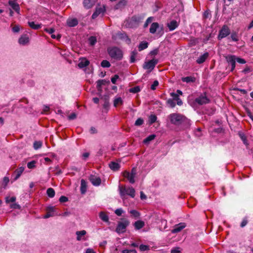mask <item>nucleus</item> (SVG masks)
I'll use <instances>...</instances> for the list:
<instances>
[{"label": "nucleus", "mask_w": 253, "mask_h": 253, "mask_svg": "<svg viewBox=\"0 0 253 253\" xmlns=\"http://www.w3.org/2000/svg\"><path fill=\"white\" fill-rule=\"evenodd\" d=\"M105 11V8L104 6H97L95 12L92 15V18L95 19L100 14H103Z\"/></svg>", "instance_id": "nucleus-11"}, {"label": "nucleus", "mask_w": 253, "mask_h": 253, "mask_svg": "<svg viewBox=\"0 0 253 253\" xmlns=\"http://www.w3.org/2000/svg\"><path fill=\"white\" fill-rule=\"evenodd\" d=\"M144 16L142 15H134L127 21V26L130 28L137 27L142 22Z\"/></svg>", "instance_id": "nucleus-2"}, {"label": "nucleus", "mask_w": 253, "mask_h": 253, "mask_svg": "<svg viewBox=\"0 0 253 253\" xmlns=\"http://www.w3.org/2000/svg\"><path fill=\"white\" fill-rule=\"evenodd\" d=\"M182 251L180 247H174L173 248L170 252V253H180Z\"/></svg>", "instance_id": "nucleus-44"}, {"label": "nucleus", "mask_w": 253, "mask_h": 253, "mask_svg": "<svg viewBox=\"0 0 253 253\" xmlns=\"http://www.w3.org/2000/svg\"><path fill=\"white\" fill-rule=\"evenodd\" d=\"M236 61L240 64H245L246 63V61L244 59L239 57H236Z\"/></svg>", "instance_id": "nucleus-54"}, {"label": "nucleus", "mask_w": 253, "mask_h": 253, "mask_svg": "<svg viewBox=\"0 0 253 253\" xmlns=\"http://www.w3.org/2000/svg\"><path fill=\"white\" fill-rule=\"evenodd\" d=\"M86 232L85 230L78 231L76 232L77 235V240L81 241L84 239V237L86 234Z\"/></svg>", "instance_id": "nucleus-19"}, {"label": "nucleus", "mask_w": 253, "mask_h": 253, "mask_svg": "<svg viewBox=\"0 0 253 253\" xmlns=\"http://www.w3.org/2000/svg\"><path fill=\"white\" fill-rule=\"evenodd\" d=\"M119 78V76L118 75H114L112 78H111V82L113 84H115L116 83L117 80Z\"/></svg>", "instance_id": "nucleus-53"}, {"label": "nucleus", "mask_w": 253, "mask_h": 253, "mask_svg": "<svg viewBox=\"0 0 253 253\" xmlns=\"http://www.w3.org/2000/svg\"><path fill=\"white\" fill-rule=\"evenodd\" d=\"M78 24V21L76 18L68 19L67 20V24L69 27H75Z\"/></svg>", "instance_id": "nucleus-22"}, {"label": "nucleus", "mask_w": 253, "mask_h": 253, "mask_svg": "<svg viewBox=\"0 0 253 253\" xmlns=\"http://www.w3.org/2000/svg\"><path fill=\"white\" fill-rule=\"evenodd\" d=\"M47 211L51 213H53L54 211V208L53 207H48L47 208Z\"/></svg>", "instance_id": "nucleus-62"}, {"label": "nucleus", "mask_w": 253, "mask_h": 253, "mask_svg": "<svg viewBox=\"0 0 253 253\" xmlns=\"http://www.w3.org/2000/svg\"><path fill=\"white\" fill-rule=\"evenodd\" d=\"M129 222L126 219H123L119 222L116 231L119 233H123L125 232L126 227L129 225Z\"/></svg>", "instance_id": "nucleus-6"}, {"label": "nucleus", "mask_w": 253, "mask_h": 253, "mask_svg": "<svg viewBox=\"0 0 253 253\" xmlns=\"http://www.w3.org/2000/svg\"><path fill=\"white\" fill-rule=\"evenodd\" d=\"M109 168L113 171L118 170L120 168V164L115 162H110L109 164Z\"/></svg>", "instance_id": "nucleus-21"}, {"label": "nucleus", "mask_w": 253, "mask_h": 253, "mask_svg": "<svg viewBox=\"0 0 253 253\" xmlns=\"http://www.w3.org/2000/svg\"><path fill=\"white\" fill-rule=\"evenodd\" d=\"M123 212V211L122 209H118L115 211V213L118 216H121Z\"/></svg>", "instance_id": "nucleus-56"}, {"label": "nucleus", "mask_w": 253, "mask_h": 253, "mask_svg": "<svg viewBox=\"0 0 253 253\" xmlns=\"http://www.w3.org/2000/svg\"><path fill=\"white\" fill-rule=\"evenodd\" d=\"M107 52L112 59H114L116 60H121L123 58V52L122 50L118 47H109L107 48Z\"/></svg>", "instance_id": "nucleus-1"}, {"label": "nucleus", "mask_w": 253, "mask_h": 253, "mask_svg": "<svg viewBox=\"0 0 253 253\" xmlns=\"http://www.w3.org/2000/svg\"><path fill=\"white\" fill-rule=\"evenodd\" d=\"M137 54V52L135 50L132 51L131 52L130 59V62L131 63H134L135 61V57H136Z\"/></svg>", "instance_id": "nucleus-35"}, {"label": "nucleus", "mask_w": 253, "mask_h": 253, "mask_svg": "<svg viewBox=\"0 0 253 253\" xmlns=\"http://www.w3.org/2000/svg\"><path fill=\"white\" fill-rule=\"evenodd\" d=\"M28 25L31 28L35 30H38L42 27V24H36L34 22H29Z\"/></svg>", "instance_id": "nucleus-31"}, {"label": "nucleus", "mask_w": 253, "mask_h": 253, "mask_svg": "<svg viewBox=\"0 0 253 253\" xmlns=\"http://www.w3.org/2000/svg\"><path fill=\"white\" fill-rule=\"evenodd\" d=\"M140 252L148 251L150 250V247L148 245L141 244L139 247Z\"/></svg>", "instance_id": "nucleus-36"}, {"label": "nucleus", "mask_w": 253, "mask_h": 253, "mask_svg": "<svg viewBox=\"0 0 253 253\" xmlns=\"http://www.w3.org/2000/svg\"><path fill=\"white\" fill-rule=\"evenodd\" d=\"M135 176L133 175H129V176L127 178V179L129 180V182L131 183H134L135 182L134 177Z\"/></svg>", "instance_id": "nucleus-55"}, {"label": "nucleus", "mask_w": 253, "mask_h": 253, "mask_svg": "<svg viewBox=\"0 0 253 253\" xmlns=\"http://www.w3.org/2000/svg\"><path fill=\"white\" fill-rule=\"evenodd\" d=\"M76 118V115L75 113H72L68 116V119L70 120H74Z\"/></svg>", "instance_id": "nucleus-64"}, {"label": "nucleus", "mask_w": 253, "mask_h": 253, "mask_svg": "<svg viewBox=\"0 0 253 253\" xmlns=\"http://www.w3.org/2000/svg\"><path fill=\"white\" fill-rule=\"evenodd\" d=\"M153 18L152 17H149L146 21L144 25V27L146 28L148 26V24L151 23L153 20Z\"/></svg>", "instance_id": "nucleus-49"}, {"label": "nucleus", "mask_w": 253, "mask_h": 253, "mask_svg": "<svg viewBox=\"0 0 253 253\" xmlns=\"http://www.w3.org/2000/svg\"><path fill=\"white\" fill-rule=\"evenodd\" d=\"M148 43L146 42H141L138 46L139 51H141L147 48Z\"/></svg>", "instance_id": "nucleus-33"}, {"label": "nucleus", "mask_w": 253, "mask_h": 253, "mask_svg": "<svg viewBox=\"0 0 253 253\" xmlns=\"http://www.w3.org/2000/svg\"><path fill=\"white\" fill-rule=\"evenodd\" d=\"M89 180L91 183L96 186H99L101 182V178L94 175H91L89 177Z\"/></svg>", "instance_id": "nucleus-12"}, {"label": "nucleus", "mask_w": 253, "mask_h": 253, "mask_svg": "<svg viewBox=\"0 0 253 253\" xmlns=\"http://www.w3.org/2000/svg\"><path fill=\"white\" fill-rule=\"evenodd\" d=\"M159 85V82L158 81H155L153 84L151 86V89L152 90H155L157 86Z\"/></svg>", "instance_id": "nucleus-50"}, {"label": "nucleus", "mask_w": 253, "mask_h": 253, "mask_svg": "<svg viewBox=\"0 0 253 253\" xmlns=\"http://www.w3.org/2000/svg\"><path fill=\"white\" fill-rule=\"evenodd\" d=\"M230 34V30L227 25H223L219 32L218 39L219 40L226 37Z\"/></svg>", "instance_id": "nucleus-8"}, {"label": "nucleus", "mask_w": 253, "mask_h": 253, "mask_svg": "<svg viewBox=\"0 0 253 253\" xmlns=\"http://www.w3.org/2000/svg\"><path fill=\"white\" fill-rule=\"evenodd\" d=\"M120 194L122 199H124L126 195H129L132 198H134L135 195V191L133 188L129 187H119Z\"/></svg>", "instance_id": "nucleus-4"}, {"label": "nucleus", "mask_w": 253, "mask_h": 253, "mask_svg": "<svg viewBox=\"0 0 253 253\" xmlns=\"http://www.w3.org/2000/svg\"><path fill=\"white\" fill-rule=\"evenodd\" d=\"M186 227V224L185 223H180L178 224H176L174 226V228L172 230V233H178L181 231L183 229H184Z\"/></svg>", "instance_id": "nucleus-14"}, {"label": "nucleus", "mask_w": 253, "mask_h": 253, "mask_svg": "<svg viewBox=\"0 0 253 253\" xmlns=\"http://www.w3.org/2000/svg\"><path fill=\"white\" fill-rule=\"evenodd\" d=\"M227 62L231 65V71H233L236 66V56L235 55H228L226 57Z\"/></svg>", "instance_id": "nucleus-10"}, {"label": "nucleus", "mask_w": 253, "mask_h": 253, "mask_svg": "<svg viewBox=\"0 0 253 253\" xmlns=\"http://www.w3.org/2000/svg\"><path fill=\"white\" fill-rule=\"evenodd\" d=\"M156 135L155 134H151L149 135L143 140V143L145 144H149V142L155 139Z\"/></svg>", "instance_id": "nucleus-32"}, {"label": "nucleus", "mask_w": 253, "mask_h": 253, "mask_svg": "<svg viewBox=\"0 0 253 253\" xmlns=\"http://www.w3.org/2000/svg\"><path fill=\"white\" fill-rule=\"evenodd\" d=\"M106 82L105 80H98L97 82V86L98 88L101 87V86L102 85H104Z\"/></svg>", "instance_id": "nucleus-48"}, {"label": "nucleus", "mask_w": 253, "mask_h": 253, "mask_svg": "<svg viewBox=\"0 0 253 253\" xmlns=\"http://www.w3.org/2000/svg\"><path fill=\"white\" fill-rule=\"evenodd\" d=\"M36 161H33L27 164V167L29 169H33L35 167Z\"/></svg>", "instance_id": "nucleus-47"}, {"label": "nucleus", "mask_w": 253, "mask_h": 253, "mask_svg": "<svg viewBox=\"0 0 253 253\" xmlns=\"http://www.w3.org/2000/svg\"><path fill=\"white\" fill-rule=\"evenodd\" d=\"M24 170V168L20 167L15 170V173H16V176L14 178L15 180H17L20 176V175L23 172Z\"/></svg>", "instance_id": "nucleus-30"}, {"label": "nucleus", "mask_w": 253, "mask_h": 253, "mask_svg": "<svg viewBox=\"0 0 253 253\" xmlns=\"http://www.w3.org/2000/svg\"><path fill=\"white\" fill-rule=\"evenodd\" d=\"M42 143L41 141H35L34 143V148L35 149L37 150L41 147Z\"/></svg>", "instance_id": "nucleus-43"}, {"label": "nucleus", "mask_w": 253, "mask_h": 253, "mask_svg": "<svg viewBox=\"0 0 253 253\" xmlns=\"http://www.w3.org/2000/svg\"><path fill=\"white\" fill-rule=\"evenodd\" d=\"M87 184L84 179L81 180V192L82 194H84L86 191Z\"/></svg>", "instance_id": "nucleus-26"}, {"label": "nucleus", "mask_w": 253, "mask_h": 253, "mask_svg": "<svg viewBox=\"0 0 253 253\" xmlns=\"http://www.w3.org/2000/svg\"><path fill=\"white\" fill-rule=\"evenodd\" d=\"M48 196L50 198H53L55 195V191L52 188H49L46 191Z\"/></svg>", "instance_id": "nucleus-38"}, {"label": "nucleus", "mask_w": 253, "mask_h": 253, "mask_svg": "<svg viewBox=\"0 0 253 253\" xmlns=\"http://www.w3.org/2000/svg\"><path fill=\"white\" fill-rule=\"evenodd\" d=\"M144 123L143 120L142 118H138L135 122V125L136 126H140Z\"/></svg>", "instance_id": "nucleus-46"}, {"label": "nucleus", "mask_w": 253, "mask_h": 253, "mask_svg": "<svg viewBox=\"0 0 253 253\" xmlns=\"http://www.w3.org/2000/svg\"><path fill=\"white\" fill-rule=\"evenodd\" d=\"M231 38L232 39V40L233 41H235V42H237L238 41L239 39L238 38V37H237V35L236 33H232L231 35Z\"/></svg>", "instance_id": "nucleus-51"}, {"label": "nucleus", "mask_w": 253, "mask_h": 253, "mask_svg": "<svg viewBox=\"0 0 253 253\" xmlns=\"http://www.w3.org/2000/svg\"><path fill=\"white\" fill-rule=\"evenodd\" d=\"M20 31V27L18 25H15L12 28V31L14 33H17Z\"/></svg>", "instance_id": "nucleus-59"}, {"label": "nucleus", "mask_w": 253, "mask_h": 253, "mask_svg": "<svg viewBox=\"0 0 253 253\" xmlns=\"http://www.w3.org/2000/svg\"><path fill=\"white\" fill-rule=\"evenodd\" d=\"M209 56L208 52H205L203 55H201L196 60L198 64H202L204 63Z\"/></svg>", "instance_id": "nucleus-16"}, {"label": "nucleus", "mask_w": 253, "mask_h": 253, "mask_svg": "<svg viewBox=\"0 0 253 253\" xmlns=\"http://www.w3.org/2000/svg\"><path fill=\"white\" fill-rule=\"evenodd\" d=\"M140 91V88L139 86H136L134 87L130 88L129 89V91L130 92L133 93H137V92H139Z\"/></svg>", "instance_id": "nucleus-39"}, {"label": "nucleus", "mask_w": 253, "mask_h": 253, "mask_svg": "<svg viewBox=\"0 0 253 253\" xmlns=\"http://www.w3.org/2000/svg\"><path fill=\"white\" fill-rule=\"evenodd\" d=\"M181 80L183 82H186L187 83H190L195 82L196 79L194 77L188 76V77L182 78Z\"/></svg>", "instance_id": "nucleus-27"}, {"label": "nucleus", "mask_w": 253, "mask_h": 253, "mask_svg": "<svg viewBox=\"0 0 253 253\" xmlns=\"http://www.w3.org/2000/svg\"><path fill=\"white\" fill-rule=\"evenodd\" d=\"M101 65L104 68H109L111 66L110 62L106 60H104L101 62Z\"/></svg>", "instance_id": "nucleus-40"}, {"label": "nucleus", "mask_w": 253, "mask_h": 253, "mask_svg": "<svg viewBox=\"0 0 253 253\" xmlns=\"http://www.w3.org/2000/svg\"><path fill=\"white\" fill-rule=\"evenodd\" d=\"M29 42V39L27 35H24L21 36L19 38L18 42L19 44L22 45H25Z\"/></svg>", "instance_id": "nucleus-17"}, {"label": "nucleus", "mask_w": 253, "mask_h": 253, "mask_svg": "<svg viewBox=\"0 0 253 253\" xmlns=\"http://www.w3.org/2000/svg\"><path fill=\"white\" fill-rule=\"evenodd\" d=\"M157 120V117L154 115H151L149 118V122L150 124L154 123Z\"/></svg>", "instance_id": "nucleus-41"}, {"label": "nucleus", "mask_w": 253, "mask_h": 253, "mask_svg": "<svg viewBox=\"0 0 253 253\" xmlns=\"http://www.w3.org/2000/svg\"><path fill=\"white\" fill-rule=\"evenodd\" d=\"M44 31H46V32L50 34H52L53 33V32H54L55 30L53 28H50V29L45 28L44 29Z\"/></svg>", "instance_id": "nucleus-61"}, {"label": "nucleus", "mask_w": 253, "mask_h": 253, "mask_svg": "<svg viewBox=\"0 0 253 253\" xmlns=\"http://www.w3.org/2000/svg\"><path fill=\"white\" fill-rule=\"evenodd\" d=\"M10 208L14 209H19L20 208V206L16 203H14L10 205Z\"/></svg>", "instance_id": "nucleus-60"}, {"label": "nucleus", "mask_w": 253, "mask_h": 253, "mask_svg": "<svg viewBox=\"0 0 253 253\" xmlns=\"http://www.w3.org/2000/svg\"><path fill=\"white\" fill-rule=\"evenodd\" d=\"M99 217L104 222H109L108 216L103 211H101L99 213Z\"/></svg>", "instance_id": "nucleus-29"}, {"label": "nucleus", "mask_w": 253, "mask_h": 253, "mask_svg": "<svg viewBox=\"0 0 253 253\" xmlns=\"http://www.w3.org/2000/svg\"><path fill=\"white\" fill-rule=\"evenodd\" d=\"M157 31H158V34L163 35L164 33L163 25H160L158 23L154 22L150 26L149 32L150 33L154 34Z\"/></svg>", "instance_id": "nucleus-5"}, {"label": "nucleus", "mask_w": 253, "mask_h": 253, "mask_svg": "<svg viewBox=\"0 0 253 253\" xmlns=\"http://www.w3.org/2000/svg\"><path fill=\"white\" fill-rule=\"evenodd\" d=\"M123 101L121 97H119L115 98L114 100V106L117 107L119 105L123 104Z\"/></svg>", "instance_id": "nucleus-34"}, {"label": "nucleus", "mask_w": 253, "mask_h": 253, "mask_svg": "<svg viewBox=\"0 0 253 253\" xmlns=\"http://www.w3.org/2000/svg\"><path fill=\"white\" fill-rule=\"evenodd\" d=\"M158 63V60L156 59L153 58L152 60L148 61V62H145L144 64L143 65V68L145 69L149 70V72H150L154 69Z\"/></svg>", "instance_id": "nucleus-7"}, {"label": "nucleus", "mask_w": 253, "mask_h": 253, "mask_svg": "<svg viewBox=\"0 0 253 253\" xmlns=\"http://www.w3.org/2000/svg\"><path fill=\"white\" fill-rule=\"evenodd\" d=\"M248 223V221L247 219H243V220L242 221L241 223V227H244V226H245Z\"/></svg>", "instance_id": "nucleus-63"}, {"label": "nucleus", "mask_w": 253, "mask_h": 253, "mask_svg": "<svg viewBox=\"0 0 253 253\" xmlns=\"http://www.w3.org/2000/svg\"><path fill=\"white\" fill-rule=\"evenodd\" d=\"M195 102L200 105L209 103L210 99L207 97L206 93L201 94L195 100Z\"/></svg>", "instance_id": "nucleus-9"}, {"label": "nucleus", "mask_w": 253, "mask_h": 253, "mask_svg": "<svg viewBox=\"0 0 253 253\" xmlns=\"http://www.w3.org/2000/svg\"><path fill=\"white\" fill-rule=\"evenodd\" d=\"M170 96L172 97V99L174 101H176L177 104L178 105L181 106L183 102L182 100L180 99V98L179 97L178 94L175 93L174 92H171L170 93Z\"/></svg>", "instance_id": "nucleus-20"}, {"label": "nucleus", "mask_w": 253, "mask_h": 253, "mask_svg": "<svg viewBox=\"0 0 253 253\" xmlns=\"http://www.w3.org/2000/svg\"><path fill=\"white\" fill-rule=\"evenodd\" d=\"M16 200V197H6L5 199V202L7 203L11 202H14Z\"/></svg>", "instance_id": "nucleus-45"}, {"label": "nucleus", "mask_w": 253, "mask_h": 253, "mask_svg": "<svg viewBox=\"0 0 253 253\" xmlns=\"http://www.w3.org/2000/svg\"><path fill=\"white\" fill-rule=\"evenodd\" d=\"M134 225L136 229L139 230L144 227V222L141 220H138L135 222Z\"/></svg>", "instance_id": "nucleus-28"}, {"label": "nucleus", "mask_w": 253, "mask_h": 253, "mask_svg": "<svg viewBox=\"0 0 253 253\" xmlns=\"http://www.w3.org/2000/svg\"><path fill=\"white\" fill-rule=\"evenodd\" d=\"M89 64V61L85 58H80L78 66L80 68H83L87 66Z\"/></svg>", "instance_id": "nucleus-15"}, {"label": "nucleus", "mask_w": 253, "mask_h": 253, "mask_svg": "<svg viewBox=\"0 0 253 253\" xmlns=\"http://www.w3.org/2000/svg\"><path fill=\"white\" fill-rule=\"evenodd\" d=\"M9 5L18 14L20 12V7L19 5L15 1L10 0L8 1Z\"/></svg>", "instance_id": "nucleus-13"}, {"label": "nucleus", "mask_w": 253, "mask_h": 253, "mask_svg": "<svg viewBox=\"0 0 253 253\" xmlns=\"http://www.w3.org/2000/svg\"><path fill=\"white\" fill-rule=\"evenodd\" d=\"M89 44L93 46L97 42L96 37L95 36H91L88 38Z\"/></svg>", "instance_id": "nucleus-37"}, {"label": "nucleus", "mask_w": 253, "mask_h": 253, "mask_svg": "<svg viewBox=\"0 0 253 253\" xmlns=\"http://www.w3.org/2000/svg\"><path fill=\"white\" fill-rule=\"evenodd\" d=\"M84 6L86 8H90L94 4V2L92 0H84L83 2Z\"/></svg>", "instance_id": "nucleus-25"}, {"label": "nucleus", "mask_w": 253, "mask_h": 253, "mask_svg": "<svg viewBox=\"0 0 253 253\" xmlns=\"http://www.w3.org/2000/svg\"><path fill=\"white\" fill-rule=\"evenodd\" d=\"M9 178L7 177H4L3 178V184H4V186L5 187L8 183L9 182Z\"/></svg>", "instance_id": "nucleus-58"}, {"label": "nucleus", "mask_w": 253, "mask_h": 253, "mask_svg": "<svg viewBox=\"0 0 253 253\" xmlns=\"http://www.w3.org/2000/svg\"><path fill=\"white\" fill-rule=\"evenodd\" d=\"M167 103L171 108H174L175 106V103L172 99H168Z\"/></svg>", "instance_id": "nucleus-42"}, {"label": "nucleus", "mask_w": 253, "mask_h": 253, "mask_svg": "<svg viewBox=\"0 0 253 253\" xmlns=\"http://www.w3.org/2000/svg\"><path fill=\"white\" fill-rule=\"evenodd\" d=\"M68 198L67 197L64 196H62L60 197L59 198V201L61 202V203H64V202H66L68 201Z\"/></svg>", "instance_id": "nucleus-57"}, {"label": "nucleus", "mask_w": 253, "mask_h": 253, "mask_svg": "<svg viewBox=\"0 0 253 253\" xmlns=\"http://www.w3.org/2000/svg\"><path fill=\"white\" fill-rule=\"evenodd\" d=\"M127 4L126 0H121L114 7L115 9H122Z\"/></svg>", "instance_id": "nucleus-24"}, {"label": "nucleus", "mask_w": 253, "mask_h": 253, "mask_svg": "<svg viewBox=\"0 0 253 253\" xmlns=\"http://www.w3.org/2000/svg\"><path fill=\"white\" fill-rule=\"evenodd\" d=\"M117 36L120 39L125 40L126 42L128 44L131 42L130 39L128 38L125 33H122L121 32L118 33L117 34Z\"/></svg>", "instance_id": "nucleus-18"}, {"label": "nucleus", "mask_w": 253, "mask_h": 253, "mask_svg": "<svg viewBox=\"0 0 253 253\" xmlns=\"http://www.w3.org/2000/svg\"><path fill=\"white\" fill-rule=\"evenodd\" d=\"M178 25L177 22L175 20H172L167 24L169 31L174 30L178 27Z\"/></svg>", "instance_id": "nucleus-23"}, {"label": "nucleus", "mask_w": 253, "mask_h": 253, "mask_svg": "<svg viewBox=\"0 0 253 253\" xmlns=\"http://www.w3.org/2000/svg\"><path fill=\"white\" fill-rule=\"evenodd\" d=\"M170 123L174 125H179L182 124L185 119V117L180 114L172 113L169 116Z\"/></svg>", "instance_id": "nucleus-3"}, {"label": "nucleus", "mask_w": 253, "mask_h": 253, "mask_svg": "<svg viewBox=\"0 0 253 253\" xmlns=\"http://www.w3.org/2000/svg\"><path fill=\"white\" fill-rule=\"evenodd\" d=\"M130 213L135 217H137L139 216V213L135 210L130 211Z\"/></svg>", "instance_id": "nucleus-52"}]
</instances>
